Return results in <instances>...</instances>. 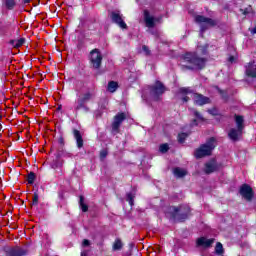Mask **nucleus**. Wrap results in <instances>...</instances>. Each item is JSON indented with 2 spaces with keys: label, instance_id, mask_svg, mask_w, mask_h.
<instances>
[{
  "label": "nucleus",
  "instance_id": "1",
  "mask_svg": "<svg viewBox=\"0 0 256 256\" xmlns=\"http://www.w3.org/2000/svg\"><path fill=\"white\" fill-rule=\"evenodd\" d=\"M181 67L186 69H203L205 67V59L197 57L196 53L188 52L183 56Z\"/></svg>",
  "mask_w": 256,
  "mask_h": 256
},
{
  "label": "nucleus",
  "instance_id": "2",
  "mask_svg": "<svg viewBox=\"0 0 256 256\" xmlns=\"http://www.w3.org/2000/svg\"><path fill=\"white\" fill-rule=\"evenodd\" d=\"M191 213V208L189 205H182L180 207L170 206L166 210V215H170V219H177V221H185Z\"/></svg>",
  "mask_w": 256,
  "mask_h": 256
},
{
  "label": "nucleus",
  "instance_id": "3",
  "mask_svg": "<svg viewBox=\"0 0 256 256\" xmlns=\"http://www.w3.org/2000/svg\"><path fill=\"white\" fill-rule=\"evenodd\" d=\"M217 146V140L214 137L210 138L205 144L201 145L198 148L194 155L196 159H201L202 157H207L211 155L213 149Z\"/></svg>",
  "mask_w": 256,
  "mask_h": 256
},
{
  "label": "nucleus",
  "instance_id": "4",
  "mask_svg": "<svg viewBox=\"0 0 256 256\" xmlns=\"http://www.w3.org/2000/svg\"><path fill=\"white\" fill-rule=\"evenodd\" d=\"M195 21L198 25H200V37H203V33L210 29V27H215L217 25V21L211 18H207L203 15L195 16Z\"/></svg>",
  "mask_w": 256,
  "mask_h": 256
},
{
  "label": "nucleus",
  "instance_id": "5",
  "mask_svg": "<svg viewBox=\"0 0 256 256\" xmlns=\"http://www.w3.org/2000/svg\"><path fill=\"white\" fill-rule=\"evenodd\" d=\"M148 91L150 99H152L153 101H159V97H161V95L165 93L166 88L163 83L156 81L155 85L148 86Z\"/></svg>",
  "mask_w": 256,
  "mask_h": 256
},
{
  "label": "nucleus",
  "instance_id": "6",
  "mask_svg": "<svg viewBox=\"0 0 256 256\" xmlns=\"http://www.w3.org/2000/svg\"><path fill=\"white\" fill-rule=\"evenodd\" d=\"M90 61L94 69H99V67H101V61H103V57L101 56V53L99 52V50L94 49L91 51Z\"/></svg>",
  "mask_w": 256,
  "mask_h": 256
},
{
  "label": "nucleus",
  "instance_id": "7",
  "mask_svg": "<svg viewBox=\"0 0 256 256\" xmlns=\"http://www.w3.org/2000/svg\"><path fill=\"white\" fill-rule=\"evenodd\" d=\"M111 19L113 23H116L121 29H127V24L123 20V14L120 11H114L111 13Z\"/></svg>",
  "mask_w": 256,
  "mask_h": 256
},
{
  "label": "nucleus",
  "instance_id": "8",
  "mask_svg": "<svg viewBox=\"0 0 256 256\" xmlns=\"http://www.w3.org/2000/svg\"><path fill=\"white\" fill-rule=\"evenodd\" d=\"M191 96L195 105L203 106L211 103V99L207 96H203L202 94L193 93Z\"/></svg>",
  "mask_w": 256,
  "mask_h": 256
},
{
  "label": "nucleus",
  "instance_id": "9",
  "mask_svg": "<svg viewBox=\"0 0 256 256\" xmlns=\"http://www.w3.org/2000/svg\"><path fill=\"white\" fill-rule=\"evenodd\" d=\"M126 119V115L125 113H118L115 117H114V121L112 123V131L114 133H117L119 131V127H121V123H123V121H125Z\"/></svg>",
  "mask_w": 256,
  "mask_h": 256
},
{
  "label": "nucleus",
  "instance_id": "10",
  "mask_svg": "<svg viewBox=\"0 0 256 256\" xmlns=\"http://www.w3.org/2000/svg\"><path fill=\"white\" fill-rule=\"evenodd\" d=\"M240 195H242L244 199H247V201H251V199H253V189L248 184H243L240 187Z\"/></svg>",
  "mask_w": 256,
  "mask_h": 256
},
{
  "label": "nucleus",
  "instance_id": "11",
  "mask_svg": "<svg viewBox=\"0 0 256 256\" xmlns=\"http://www.w3.org/2000/svg\"><path fill=\"white\" fill-rule=\"evenodd\" d=\"M144 22L148 29H152L155 27V17H153L148 10H144Z\"/></svg>",
  "mask_w": 256,
  "mask_h": 256
},
{
  "label": "nucleus",
  "instance_id": "12",
  "mask_svg": "<svg viewBox=\"0 0 256 256\" xmlns=\"http://www.w3.org/2000/svg\"><path fill=\"white\" fill-rule=\"evenodd\" d=\"M6 253L8 256H25L27 255V250L20 247H16L7 250Z\"/></svg>",
  "mask_w": 256,
  "mask_h": 256
},
{
  "label": "nucleus",
  "instance_id": "13",
  "mask_svg": "<svg viewBox=\"0 0 256 256\" xmlns=\"http://www.w3.org/2000/svg\"><path fill=\"white\" fill-rule=\"evenodd\" d=\"M214 241L215 239H207L205 237H200L197 239L196 244H197V247H211Z\"/></svg>",
  "mask_w": 256,
  "mask_h": 256
},
{
  "label": "nucleus",
  "instance_id": "14",
  "mask_svg": "<svg viewBox=\"0 0 256 256\" xmlns=\"http://www.w3.org/2000/svg\"><path fill=\"white\" fill-rule=\"evenodd\" d=\"M243 134V129L241 128H232L229 133H228V137L232 140V141H237L239 139V137H241V135Z\"/></svg>",
  "mask_w": 256,
  "mask_h": 256
},
{
  "label": "nucleus",
  "instance_id": "15",
  "mask_svg": "<svg viewBox=\"0 0 256 256\" xmlns=\"http://www.w3.org/2000/svg\"><path fill=\"white\" fill-rule=\"evenodd\" d=\"M245 73L248 77L256 78V64L255 62H249L246 65Z\"/></svg>",
  "mask_w": 256,
  "mask_h": 256
},
{
  "label": "nucleus",
  "instance_id": "16",
  "mask_svg": "<svg viewBox=\"0 0 256 256\" xmlns=\"http://www.w3.org/2000/svg\"><path fill=\"white\" fill-rule=\"evenodd\" d=\"M95 97V88H89L84 94L81 96V98L88 103V101H91Z\"/></svg>",
  "mask_w": 256,
  "mask_h": 256
},
{
  "label": "nucleus",
  "instance_id": "17",
  "mask_svg": "<svg viewBox=\"0 0 256 256\" xmlns=\"http://www.w3.org/2000/svg\"><path fill=\"white\" fill-rule=\"evenodd\" d=\"M217 171V162L215 160H211L210 162L205 164V173H213Z\"/></svg>",
  "mask_w": 256,
  "mask_h": 256
},
{
  "label": "nucleus",
  "instance_id": "18",
  "mask_svg": "<svg viewBox=\"0 0 256 256\" xmlns=\"http://www.w3.org/2000/svg\"><path fill=\"white\" fill-rule=\"evenodd\" d=\"M85 103H87L84 99L81 98V95L77 94V99L74 103V110L80 111L82 107H85Z\"/></svg>",
  "mask_w": 256,
  "mask_h": 256
},
{
  "label": "nucleus",
  "instance_id": "19",
  "mask_svg": "<svg viewBox=\"0 0 256 256\" xmlns=\"http://www.w3.org/2000/svg\"><path fill=\"white\" fill-rule=\"evenodd\" d=\"M74 139L76 140L78 149H81L83 147V136H81L79 130H74Z\"/></svg>",
  "mask_w": 256,
  "mask_h": 256
},
{
  "label": "nucleus",
  "instance_id": "20",
  "mask_svg": "<svg viewBox=\"0 0 256 256\" xmlns=\"http://www.w3.org/2000/svg\"><path fill=\"white\" fill-rule=\"evenodd\" d=\"M12 47H14L15 49H19V47H23V45L25 44V38H19L17 40H10L9 42Z\"/></svg>",
  "mask_w": 256,
  "mask_h": 256
},
{
  "label": "nucleus",
  "instance_id": "21",
  "mask_svg": "<svg viewBox=\"0 0 256 256\" xmlns=\"http://www.w3.org/2000/svg\"><path fill=\"white\" fill-rule=\"evenodd\" d=\"M118 87H119V84H117V82L110 81L108 83L107 91H109V93H115L117 91Z\"/></svg>",
  "mask_w": 256,
  "mask_h": 256
},
{
  "label": "nucleus",
  "instance_id": "22",
  "mask_svg": "<svg viewBox=\"0 0 256 256\" xmlns=\"http://www.w3.org/2000/svg\"><path fill=\"white\" fill-rule=\"evenodd\" d=\"M173 174L175 175V177H178V178L185 177V175H187V170L182 168H175L173 170Z\"/></svg>",
  "mask_w": 256,
  "mask_h": 256
},
{
  "label": "nucleus",
  "instance_id": "23",
  "mask_svg": "<svg viewBox=\"0 0 256 256\" xmlns=\"http://www.w3.org/2000/svg\"><path fill=\"white\" fill-rule=\"evenodd\" d=\"M240 13H242V15H245V17H253V8L251 6H248L245 9H240Z\"/></svg>",
  "mask_w": 256,
  "mask_h": 256
},
{
  "label": "nucleus",
  "instance_id": "24",
  "mask_svg": "<svg viewBox=\"0 0 256 256\" xmlns=\"http://www.w3.org/2000/svg\"><path fill=\"white\" fill-rule=\"evenodd\" d=\"M83 87H85V83L81 80H76L74 82V89L77 93H80V91L83 90Z\"/></svg>",
  "mask_w": 256,
  "mask_h": 256
},
{
  "label": "nucleus",
  "instance_id": "25",
  "mask_svg": "<svg viewBox=\"0 0 256 256\" xmlns=\"http://www.w3.org/2000/svg\"><path fill=\"white\" fill-rule=\"evenodd\" d=\"M123 249V243L121 242V239H116L113 244V251H121Z\"/></svg>",
  "mask_w": 256,
  "mask_h": 256
},
{
  "label": "nucleus",
  "instance_id": "26",
  "mask_svg": "<svg viewBox=\"0 0 256 256\" xmlns=\"http://www.w3.org/2000/svg\"><path fill=\"white\" fill-rule=\"evenodd\" d=\"M79 205L83 213H87L89 207L87 206V204H85V198H83V196H80Z\"/></svg>",
  "mask_w": 256,
  "mask_h": 256
},
{
  "label": "nucleus",
  "instance_id": "27",
  "mask_svg": "<svg viewBox=\"0 0 256 256\" xmlns=\"http://www.w3.org/2000/svg\"><path fill=\"white\" fill-rule=\"evenodd\" d=\"M243 121H244L243 116H238V115L235 116V122H236V125H237L238 129L243 130Z\"/></svg>",
  "mask_w": 256,
  "mask_h": 256
},
{
  "label": "nucleus",
  "instance_id": "28",
  "mask_svg": "<svg viewBox=\"0 0 256 256\" xmlns=\"http://www.w3.org/2000/svg\"><path fill=\"white\" fill-rule=\"evenodd\" d=\"M223 244L221 242H218L215 247L216 255H223Z\"/></svg>",
  "mask_w": 256,
  "mask_h": 256
},
{
  "label": "nucleus",
  "instance_id": "29",
  "mask_svg": "<svg viewBox=\"0 0 256 256\" xmlns=\"http://www.w3.org/2000/svg\"><path fill=\"white\" fill-rule=\"evenodd\" d=\"M188 133H180L178 134V141L179 143H185V139L188 137Z\"/></svg>",
  "mask_w": 256,
  "mask_h": 256
},
{
  "label": "nucleus",
  "instance_id": "30",
  "mask_svg": "<svg viewBox=\"0 0 256 256\" xmlns=\"http://www.w3.org/2000/svg\"><path fill=\"white\" fill-rule=\"evenodd\" d=\"M135 199V196L132 193H128L126 195V201H128L129 205L133 207V200Z\"/></svg>",
  "mask_w": 256,
  "mask_h": 256
},
{
  "label": "nucleus",
  "instance_id": "31",
  "mask_svg": "<svg viewBox=\"0 0 256 256\" xmlns=\"http://www.w3.org/2000/svg\"><path fill=\"white\" fill-rule=\"evenodd\" d=\"M35 173L31 172L30 174H28V183L29 185H33L35 183Z\"/></svg>",
  "mask_w": 256,
  "mask_h": 256
},
{
  "label": "nucleus",
  "instance_id": "32",
  "mask_svg": "<svg viewBox=\"0 0 256 256\" xmlns=\"http://www.w3.org/2000/svg\"><path fill=\"white\" fill-rule=\"evenodd\" d=\"M160 153H167L169 151V144H162L159 147Z\"/></svg>",
  "mask_w": 256,
  "mask_h": 256
},
{
  "label": "nucleus",
  "instance_id": "33",
  "mask_svg": "<svg viewBox=\"0 0 256 256\" xmlns=\"http://www.w3.org/2000/svg\"><path fill=\"white\" fill-rule=\"evenodd\" d=\"M5 3L7 9H13V7H15V0H6Z\"/></svg>",
  "mask_w": 256,
  "mask_h": 256
},
{
  "label": "nucleus",
  "instance_id": "34",
  "mask_svg": "<svg viewBox=\"0 0 256 256\" xmlns=\"http://www.w3.org/2000/svg\"><path fill=\"white\" fill-rule=\"evenodd\" d=\"M193 115L198 119V121H205L201 113H199L197 110H193Z\"/></svg>",
  "mask_w": 256,
  "mask_h": 256
},
{
  "label": "nucleus",
  "instance_id": "35",
  "mask_svg": "<svg viewBox=\"0 0 256 256\" xmlns=\"http://www.w3.org/2000/svg\"><path fill=\"white\" fill-rule=\"evenodd\" d=\"M207 45L205 46H198V51L202 53V55H207Z\"/></svg>",
  "mask_w": 256,
  "mask_h": 256
},
{
  "label": "nucleus",
  "instance_id": "36",
  "mask_svg": "<svg viewBox=\"0 0 256 256\" xmlns=\"http://www.w3.org/2000/svg\"><path fill=\"white\" fill-rule=\"evenodd\" d=\"M39 203V194L34 193L33 195V205H37Z\"/></svg>",
  "mask_w": 256,
  "mask_h": 256
},
{
  "label": "nucleus",
  "instance_id": "37",
  "mask_svg": "<svg viewBox=\"0 0 256 256\" xmlns=\"http://www.w3.org/2000/svg\"><path fill=\"white\" fill-rule=\"evenodd\" d=\"M142 51H144L145 55H150L151 51H149V47L146 45L142 46Z\"/></svg>",
  "mask_w": 256,
  "mask_h": 256
},
{
  "label": "nucleus",
  "instance_id": "38",
  "mask_svg": "<svg viewBox=\"0 0 256 256\" xmlns=\"http://www.w3.org/2000/svg\"><path fill=\"white\" fill-rule=\"evenodd\" d=\"M107 155H108L107 150H102V151L100 152V158H101V159H105V157H107Z\"/></svg>",
  "mask_w": 256,
  "mask_h": 256
},
{
  "label": "nucleus",
  "instance_id": "39",
  "mask_svg": "<svg viewBox=\"0 0 256 256\" xmlns=\"http://www.w3.org/2000/svg\"><path fill=\"white\" fill-rule=\"evenodd\" d=\"M62 157L71 158V157H73V154H71L70 152H63Z\"/></svg>",
  "mask_w": 256,
  "mask_h": 256
},
{
  "label": "nucleus",
  "instance_id": "40",
  "mask_svg": "<svg viewBox=\"0 0 256 256\" xmlns=\"http://www.w3.org/2000/svg\"><path fill=\"white\" fill-rule=\"evenodd\" d=\"M89 245H91V243L89 242V240L84 239L82 242V247H89Z\"/></svg>",
  "mask_w": 256,
  "mask_h": 256
},
{
  "label": "nucleus",
  "instance_id": "41",
  "mask_svg": "<svg viewBox=\"0 0 256 256\" xmlns=\"http://www.w3.org/2000/svg\"><path fill=\"white\" fill-rule=\"evenodd\" d=\"M180 93H184V94L189 93V88H180Z\"/></svg>",
  "mask_w": 256,
  "mask_h": 256
},
{
  "label": "nucleus",
  "instance_id": "42",
  "mask_svg": "<svg viewBox=\"0 0 256 256\" xmlns=\"http://www.w3.org/2000/svg\"><path fill=\"white\" fill-rule=\"evenodd\" d=\"M211 115H217V109L208 110Z\"/></svg>",
  "mask_w": 256,
  "mask_h": 256
},
{
  "label": "nucleus",
  "instance_id": "43",
  "mask_svg": "<svg viewBox=\"0 0 256 256\" xmlns=\"http://www.w3.org/2000/svg\"><path fill=\"white\" fill-rule=\"evenodd\" d=\"M228 61H229L230 63H235V56H230V57L228 58Z\"/></svg>",
  "mask_w": 256,
  "mask_h": 256
},
{
  "label": "nucleus",
  "instance_id": "44",
  "mask_svg": "<svg viewBox=\"0 0 256 256\" xmlns=\"http://www.w3.org/2000/svg\"><path fill=\"white\" fill-rule=\"evenodd\" d=\"M81 109H83V111H85L86 113H89V107L87 105L84 104Z\"/></svg>",
  "mask_w": 256,
  "mask_h": 256
},
{
  "label": "nucleus",
  "instance_id": "45",
  "mask_svg": "<svg viewBox=\"0 0 256 256\" xmlns=\"http://www.w3.org/2000/svg\"><path fill=\"white\" fill-rule=\"evenodd\" d=\"M182 101L183 103H187V101H189V97L187 96L182 97Z\"/></svg>",
  "mask_w": 256,
  "mask_h": 256
},
{
  "label": "nucleus",
  "instance_id": "46",
  "mask_svg": "<svg viewBox=\"0 0 256 256\" xmlns=\"http://www.w3.org/2000/svg\"><path fill=\"white\" fill-rule=\"evenodd\" d=\"M81 256H87V251H85V250L82 251V252H81Z\"/></svg>",
  "mask_w": 256,
  "mask_h": 256
},
{
  "label": "nucleus",
  "instance_id": "47",
  "mask_svg": "<svg viewBox=\"0 0 256 256\" xmlns=\"http://www.w3.org/2000/svg\"><path fill=\"white\" fill-rule=\"evenodd\" d=\"M251 33H252V35H255V33H256V28L251 29Z\"/></svg>",
  "mask_w": 256,
  "mask_h": 256
},
{
  "label": "nucleus",
  "instance_id": "48",
  "mask_svg": "<svg viewBox=\"0 0 256 256\" xmlns=\"http://www.w3.org/2000/svg\"><path fill=\"white\" fill-rule=\"evenodd\" d=\"M192 125H197V120H194V121L192 122Z\"/></svg>",
  "mask_w": 256,
  "mask_h": 256
},
{
  "label": "nucleus",
  "instance_id": "49",
  "mask_svg": "<svg viewBox=\"0 0 256 256\" xmlns=\"http://www.w3.org/2000/svg\"><path fill=\"white\" fill-rule=\"evenodd\" d=\"M142 99H145V92L142 93Z\"/></svg>",
  "mask_w": 256,
  "mask_h": 256
},
{
  "label": "nucleus",
  "instance_id": "50",
  "mask_svg": "<svg viewBox=\"0 0 256 256\" xmlns=\"http://www.w3.org/2000/svg\"><path fill=\"white\" fill-rule=\"evenodd\" d=\"M31 0H24V3H29Z\"/></svg>",
  "mask_w": 256,
  "mask_h": 256
},
{
  "label": "nucleus",
  "instance_id": "51",
  "mask_svg": "<svg viewBox=\"0 0 256 256\" xmlns=\"http://www.w3.org/2000/svg\"><path fill=\"white\" fill-rule=\"evenodd\" d=\"M52 168L55 169V165H52Z\"/></svg>",
  "mask_w": 256,
  "mask_h": 256
},
{
  "label": "nucleus",
  "instance_id": "52",
  "mask_svg": "<svg viewBox=\"0 0 256 256\" xmlns=\"http://www.w3.org/2000/svg\"><path fill=\"white\" fill-rule=\"evenodd\" d=\"M0 130H1V124H0Z\"/></svg>",
  "mask_w": 256,
  "mask_h": 256
}]
</instances>
